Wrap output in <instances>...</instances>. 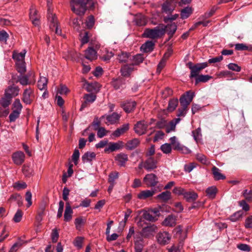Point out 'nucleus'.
<instances>
[{"label": "nucleus", "instance_id": "nucleus-49", "mask_svg": "<svg viewBox=\"0 0 252 252\" xmlns=\"http://www.w3.org/2000/svg\"><path fill=\"white\" fill-rule=\"evenodd\" d=\"M119 173L118 172H111L109 175L108 181L112 184V188H113L115 181L118 178Z\"/></svg>", "mask_w": 252, "mask_h": 252}, {"label": "nucleus", "instance_id": "nucleus-13", "mask_svg": "<svg viewBox=\"0 0 252 252\" xmlns=\"http://www.w3.org/2000/svg\"><path fill=\"white\" fill-rule=\"evenodd\" d=\"M20 89L18 86L11 85L5 90V94L12 98L19 94Z\"/></svg>", "mask_w": 252, "mask_h": 252}, {"label": "nucleus", "instance_id": "nucleus-11", "mask_svg": "<svg viewBox=\"0 0 252 252\" xmlns=\"http://www.w3.org/2000/svg\"><path fill=\"white\" fill-rule=\"evenodd\" d=\"M124 147V143L122 141H119L117 142H110L108 147L104 149L105 152H114L116 150L122 149Z\"/></svg>", "mask_w": 252, "mask_h": 252}, {"label": "nucleus", "instance_id": "nucleus-64", "mask_svg": "<svg viewBox=\"0 0 252 252\" xmlns=\"http://www.w3.org/2000/svg\"><path fill=\"white\" fill-rule=\"evenodd\" d=\"M79 156L80 153L79 150L77 149H75L72 156V161L74 162L75 165H77L78 163V160L79 158Z\"/></svg>", "mask_w": 252, "mask_h": 252}, {"label": "nucleus", "instance_id": "nucleus-53", "mask_svg": "<svg viewBox=\"0 0 252 252\" xmlns=\"http://www.w3.org/2000/svg\"><path fill=\"white\" fill-rule=\"evenodd\" d=\"M129 57V54L127 53L122 52L120 54L118 55V60L120 63L126 62Z\"/></svg>", "mask_w": 252, "mask_h": 252}, {"label": "nucleus", "instance_id": "nucleus-5", "mask_svg": "<svg viewBox=\"0 0 252 252\" xmlns=\"http://www.w3.org/2000/svg\"><path fill=\"white\" fill-rule=\"evenodd\" d=\"M148 124L144 121L138 122L134 126V130L136 133L139 135H142L146 133Z\"/></svg>", "mask_w": 252, "mask_h": 252}, {"label": "nucleus", "instance_id": "nucleus-36", "mask_svg": "<svg viewBox=\"0 0 252 252\" xmlns=\"http://www.w3.org/2000/svg\"><path fill=\"white\" fill-rule=\"evenodd\" d=\"M48 79L45 77H40L37 82L38 88L40 90H47Z\"/></svg>", "mask_w": 252, "mask_h": 252}, {"label": "nucleus", "instance_id": "nucleus-22", "mask_svg": "<svg viewBox=\"0 0 252 252\" xmlns=\"http://www.w3.org/2000/svg\"><path fill=\"white\" fill-rule=\"evenodd\" d=\"M73 211L70 204L68 202L66 203L65 209L64 214V220L65 221H69L72 219Z\"/></svg>", "mask_w": 252, "mask_h": 252}, {"label": "nucleus", "instance_id": "nucleus-55", "mask_svg": "<svg viewBox=\"0 0 252 252\" xmlns=\"http://www.w3.org/2000/svg\"><path fill=\"white\" fill-rule=\"evenodd\" d=\"M27 186L26 183L24 182H17L13 185V188L18 190L26 189Z\"/></svg>", "mask_w": 252, "mask_h": 252}, {"label": "nucleus", "instance_id": "nucleus-60", "mask_svg": "<svg viewBox=\"0 0 252 252\" xmlns=\"http://www.w3.org/2000/svg\"><path fill=\"white\" fill-rule=\"evenodd\" d=\"M23 172L26 176H30L33 173L32 169L28 166L24 165L23 167Z\"/></svg>", "mask_w": 252, "mask_h": 252}, {"label": "nucleus", "instance_id": "nucleus-43", "mask_svg": "<svg viewBox=\"0 0 252 252\" xmlns=\"http://www.w3.org/2000/svg\"><path fill=\"white\" fill-rule=\"evenodd\" d=\"M120 116L117 113H113L106 117V120L110 124L116 123L119 119Z\"/></svg>", "mask_w": 252, "mask_h": 252}, {"label": "nucleus", "instance_id": "nucleus-3", "mask_svg": "<svg viewBox=\"0 0 252 252\" xmlns=\"http://www.w3.org/2000/svg\"><path fill=\"white\" fill-rule=\"evenodd\" d=\"M158 230L157 226L155 224H150L142 228L140 232L137 233L141 235L143 238H149L153 237Z\"/></svg>", "mask_w": 252, "mask_h": 252}, {"label": "nucleus", "instance_id": "nucleus-51", "mask_svg": "<svg viewBox=\"0 0 252 252\" xmlns=\"http://www.w3.org/2000/svg\"><path fill=\"white\" fill-rule=\"evenodd\" d=\"M135 23L139 26H145L146 24V20L144 16H139L135 18Z\"/></svg>", "mask_w": 252, "mask_h": 252}, {"label": "nucleus", "instance_id": "nucleus-16", "mask_svg": "<svg viewBox=\"0 0 252 252\" xmlns=\"http://www.w3.org/2000/svg\"><path fill=\"white\" fill-rule=\"evenodd\" d=\"M157 161L153 158H148L144 163L143 167L147 171H151L157 167Z\"/></svg>", "mask_w": 252, "mask_h": 252}, {"label": "nucleus", "instance_id": "nucleus-10", "mask_svg": "<svg viewBox=\"0 0 252 252\" xmlns=\"http://www.w3.org/2000/svg\"><path fill=\"white\" fill-rule=\"evenodd\" d=\"M33 98V90L31 87L26 89L23 94L22 101L26 104H30Z\"/></svg>", "mask_w": 252, "mask_h": 252}, {"label": "nucleus", "instance_id": "nucleus-59", "mask_svg": "<svg viewBox=\"0 0 252 252\" xmlns=\"http://www.w3.org/2000/svg\"><path fill=\"white\" fill-rule=\"evenodd\" d=\"M227 67L229 69L236 72H240L241 70V66H239L237 64L234 63H230L227 65Z\"/></svg>", "mask_w": 252, "mask_h": 252}, {"label": "nucleus", "instance_id": "nucleus-63", "mask_svg": "<svg viewBox=\"0 0 252 252\" xmlns=\"http://www.w3.org/2000/svg\"><path fill=\"white\" fill-rule=\"evenodd\" d=\"M32 194L30 191H27L25 194V200L27 201V207H30L32 205Z\"/></svg>", "mask_w": 252, "mask_h": 252}, {"label": "nucleus", "instance_id": "nucleus-52", "mask_svg": "<svg viewBox=\"0 0 252 252\" xmlns=\"http://www.w3.org/2000/svg\"><path fill=\"white\" fill-rule=\"evenodd\" d=\"M160 149L163 153L166 154L170 153L172 151L171 145L168 143H165L162 145L160 146Z\"/></svg>", "mask_w": 252, "mask_h": 252}, {"label": "nucleus", "instance_id": "nucleus-1", "mask_svg": "<svg viewBox=\"0 0 252 252\" xmlns=\"http://www.w3.org/2000/svg\"><path fill=\"white\" fill-rule=\"evenodd\" d=\"M71 10L76 14L83 15L87 7L93 8L94 6L93 0H71L70 1Z\"/></svg>", "mask_w": 252, "mask_h": 252}, {"label": "nucleus", "instance_id": "nucleus-19", "mask_svg": "<svg viewBox=\"0 0 252 252\" xmlns=\"http://www.w3.org/2000/svg\"><path fill=\"white\" fill-rule=\"evenodd\" d=\"M155 193L154 190H144L140 192L137 194V198L141 200H145L152 197Z\"/></svg>", "mask_w": 252, "mask_h": 252}, {"label": "nucleus", "instance_id": "nucleus-61", "mask_svg": "<svg viewBox=\"0 0 252 252\" xmlns=\"http://www.w3.org/2000/svg\"><path fill=\"white\" fill-rule=\"evenodd\" d=\"M23 216V212L21 210H18L15 213L13 220L15 222H19L21 220Z\"/></svg>", "mask_w": 252, "mask_h": 252}, {"label": "nucleus", "instance_id": "nucleus-31", "mask_svg": "<svg viewBox=\"0 0 252 252\" xmlns=\"http://www.w3.org/2000/svg\"><path fill=\"white\" fill-rule=\"evenodd\" d=\"M100 124V121L98 120L97 118H94L92 126H90L88 128L85 129L82 132V135L83 136H86L88 134V132L89 131L91 128V126H93L94 130H97L99 128V126Z\"/></svg>", "mask_w": 252, "mask_h": 252}, {"label": "nucleus", "instance_id": "nucleus-25", "mask_svg": "<svg viewBox=\"0 0 252 252\" xmlns=\"http://www.w3.org/2000/svg\"><path fill=\"white\" fill-rule=\"evenodd\" d=\"M48 19L50 22V29H53V27L58 25L57 17L55 14L51 12L50 9H48Z\"/></svg>", "mask_w": 252, "mask_h": 252}, {"label": "nucleus", "instance_id": "nucleus-30", "mask_svg": "<svg viewBox=\"0 0 252 252\" xmlns=\"http://www.w3.org/2000/svg\"><path fill=\"white\" fill-rule=\"evenodd\" d=\"M212 173L214 178L215 180H223L225 179V176L222 174L220 170L216 166H213L212 169Z\"/></svg>", "mask_w": 252, "mask_h": 252}, {"label": "nucleus", "instance_id": "nucleus-56", "mask_svg": "<svg viewBox=\"0 0 252 252\" xmlns=\"http://www.w3.org/2000/svg\"><path fill=\"white\" fill-rule=\"evenodd\" d=\"M69 92V90L67 87L63 85H61L57 90V94H60L61 95L66 94Z\"/></svg>", "mask_w": 252, "mask_h": 252}, {"label": "nucleus", "instance_id": "nucleus-14", "mask_svg": "<svg viewBox=\"0 0 252 252\" xmlns=\"http://www.w3.org/2000/svg\"><path fill=\"white\" fill-rule=\"evenodd\" d=\"M25 156L21 151L14 153L12 155V159L15 164L17 165L22 164L25 160Z\"/></svg>", "mask_w": 252, "mask_h": 252}, {"label": "nucleus", "instance_id": "nucleus-17", "mask_svg": "<svg viewBox=\"0 0 252 252\" xmlns=\"http://www.w3.org/2000/svg\"><path fill=\"white\" fill-rule=\"evenodd\" d=\"M140 141L138 138H133L128 140L125 145V147L127 150H133L136 148L140 144Z\"/></svg>", "mask_w": 252, "mask_h": 252}, {"label": "nucleus", "instance_id": "nucleus-15", "mask_svg": "<svg viewBox=\"0 0 252 252\" xmlns=\"http://www.w3.org/2000/svg\"><path fill=\"white\" fill-rule=\"evenodd\" d=\"M161 28L165 29V32H166L169 35V39L168 40H169L176 32L177 29V26L175 23H173L171 24H167L165 26L162 25V27Z\"/></svg>", "mask_w": 252, "mask_h": 252}, {"label": "nucleus", "instance_id": "nucleus-2", "mask_svg": "<svg viewBox=\"0 0 252 252\" xmlns=\"http://www.w3.org/2000/svg\"><path fill=\"white\" fill-rule=\"evenodd\" d=\"M165 33V29H161L159 26H157L153 29H146L142 34V36L151 39H157Z\"/></svg>", "mask_w": 252, "mask_h": 252}, {"label": "nucleus", "instance_id": "nucleus-42", "mask_svg": "<svg viewBox=\"0 0 252 252\" xmlns=\"http://www.w3.org/2000/svg\"><path fill=\"white\" fill-rule=\"evenodd\" d=\"M217 192V189L214 186L207 189L206 192L207 196L210 198H214Z\"/></svg>", "mask_w": 252, "mask_h": 252}, {"label": "nucleus", "instance_id": "nucleus-12", "mask_svg": "<svg viewBox=\"0 0 252 252\" xmlns=\"http://www.w3.org/2000/svg\"><path fill=\"white\" fill-rule=\"evenodd\" d=\"M176 2L175 0H167L162 5L163 11L171 13L174 10Z\"/></svg>", "mask_w": 252, "mask_h": 252}, {"label": "nucleus", "instance_id": "nucleus-57", "mask_svg": "<svg viewBox=\"0 0 252 252\" xmlns=\"http://www.w3.org/2000/svg\"><path fill=\"white\" fill-rule=\"evenodd\" d=\"M23 241L20 240L18 242L15 243L10 248L9 252H16L17 250L20 248L23 245Z\"/></svg>", "mask_w": 252, "mask_h": 252}, {"label": "nucleus", "instance_id": "nucleus-50", "mask_svg": "<svg viewBox=\"0 0 252 252\" xmlns=\"http://www.w3.org/2000/svg\"><path fill=\"white\" fill-rule=\"evenodd\" d=\"M133 63L132 65H138L143 61V57L141 54H137L132 57Z\"/></svg>", "mask_w": 252, "mask_h": 252}, {"label": "nucleus", "instance_id": "nucleus-23", "mask_svg": "<svg viewBox=\"0 0 252 252\" xmlns=\"http://www.w3.org/2000/svg\"><path fill=\"white\" fill-rule=\"evenodd\" d=\"M155 42L152 41H147L141 46V50L145 53L152 52L154 48Z\"/></svg>", "mask_w": 252, "mask_h": 252}, {"label": "nucleus", "instance_id": "nucleus-24", "mask_svg": "<svg viewBox=\"0 0 252 252\" xmlns=\"http://www.w3.org/2000/svg\"><path fill=\"white\" fill-rule=\"evenodd\" d=\"M128 129L129 125L128 124H126L115 130L112 133V135L115 137H119L121 135L126 132Z\"/></svg>", "mask_w": 252, "mask_h": 252}, {"label": "nucleus", "instance_id": "nucleus-44", "mask_svg": "<svg viewBox=\"0 0 252 252\" xmlns=\"http://www.w3.org/2000/svg\"><path fill=\"white\" fill-rule=\"evenodd\" d=\"M212 78V76L208 75H200L196 77L195 85L199 82H206Z\"/></svg>", "mask_w": 252, "mask_h": 252}, {"label": "nucleus", "instance_id": "nucleus-6", "mask_svg": "<svg viewBox=\"0 0 252 252\" xmlns=\"http://www.w3.org/2000/svg\"><path fill=\"white\" fill-rule=\"evenodd\" d=\"M156 238L159 244L164 246L169 243L171 236L167 232H160L157 234Z\"/></svg>", "mask_w": 252, "mask_h": 252}, {"label": "nucleus", "instance_id": "nucleus-40", "mask_svg": "<svg viewBox=\"0 0 252 252\" xmlns=\"http://www.w3.org/2000/svg\"><path fill=\"white\" fill-rule=\"evenodd\" d=\"M178 100L177 98L171 99L168 102L167 110L169 112H172L175 110L178 105Z\"/></svg>", "mask_w": 252, "mask_h": 252}, {"label": "nucleus", "instance_id": "nucleus-4", "mask_svg": "<svg viewBox=\"0 0 252 252\" xmlns=\"http://www.w3.org/2000/svg\"><path fill=\"white\" fill-rule=\"evenodd\" d=\"M194 96L193 92L189 91L183 94L180 98V102L181 106L188 107V106L192 101Z\"/></svg>", "mask_w": 252, "mask_h": 252}, {"label": "nucleus", "instance_id": "nucleus-9", "mask_svg": "<svg viewBox=\"0 0 252 252\" xmlns=\"http://www.w3.org/2000/svg\"><path fill=\"white\" fill-rule=\"evenodd\" d=\"M143 181L148 187H155L158 183V178L153 173L148 174L144 178Z\"/></svg>", "mask_w": 252, "mask_h": 252}, {"label": "nucleus", "instance_id": "nucleus-27", "mask_svg": "<svg viewBox=\"0 0 252 252\" xmlns=\"http://www.w3.org/2000/svg\"><path fill=\"white\" fill-rule=\"evenodd\" d=\"M134 70L133 65H125L121 69L122 75L124 77H128Z\"/></svg>", "mask_w": 252, "mask_h": 252}, {"label": "nucleus", "instance_id": "nucleus-32", "mask_svg": "<svg viewBox=\"0 0 252 252\" xmlns=\"http://www.w3.org/2000/svg\"><path fill=\"white\" fill-rule=\"evenodd\" d=\"M26 51L24 50L21 53L14 52L12 55V58L16 61V63L24 62Z\"/></svg>", "mask_w": 252, "mask_h": 252}, {"label": "nucleus", "instance_id": "nucleus-33", "mask_svg": "<svg viewBox=\"0 0 252 252\" xmlns=\"http://www.w3.org/2000/svg\"><path fill=\"white\" fill-rule=\"evenodd\" d=\"M96 154L94 152H87L82 157L83 162H89L92 161L95 158Z\"/></svg>", "mask_w": 252, "mask_h": 252}, {"label": "nucleus", "instance_id": "nucleus-47", "mask_svg": "<svg viewBox=\"0 0 252 252\" xmlns=\"http://www.w3.org/2000/svg\"><path fill=\"white\" fill-rule=\"evenodd\" d=\"M99 84L97 83H87L86 88L89 92H93L97 91Z\"/></svg>", "mask_w": 252, "mask_h": 252}, {"label": "nucleus", "instance_id": "nucleus-20", "mask_svg": "<svg viewBox=\"0 0 252 252\" xmlns=\"http://www.w3.org/2000/svg\"><path fill=\"white\" fill-rule=\"evenodd\" d=\"M30 18L34 25H39V16L37 15V10L33 7H32L30 9Z\"/></svg>", "mask_w": 252, "mask_h": 252}, {"label": "nucleus", "instance_id": "nucleus-7", "mask_svg": "<svg viewBox=\"0 0 252 252\" xmlns=\"http://www.w3.org/2000/svg\"><path fill=\"white\" fill-rule=\"evenodd\" d=\"M134 243L135 252H142L145 243L141 235H134Z\"/></svg>", "mask_w": 252, "mask_h": 252}, {"label": "nucleus", "instance_id": "nucleus-41", "mask_svg": "<svg viewBox=\"0 0 252 252\" xmlns=\"http://www.w3.org/2000/svg\"><path fill=\"white\" fill-rule=\"evenodd\" d=\"M142 217L145 220L151 222H155L158 220V218H156L149 210L144 212Z\"/></svg>", "mask_w": 252, "mask_h": 252}, {"label": "nucleus", "instance_id": "nucleus-18", "mask_svg": "<svg viewBox=\"0 0 252 252\" xmlns=\"http://www.w3.org/2000/svg\"><path fill=\"white\" fill-rule=\"evenodd\" d=\"M32 74H33L32 72H30L26 75H20L18 76V80L16 82H19L20 84L23 86L30 85L31 84V81L29 80V77Z\"/></svg>", "mask_w": 252, "mask_h": 252}, {"label": "nucleus", "instance_id": "nucleus-58", "mask_svg": "<svg viewBox=\"0 0 252 252\" xmlns=\"http://www.w3.org/2000/svg\"><path fill=\"white\" fill-rule=\"evenodd\" d=\"M20 113L19 111L13 110L9 116L10 122H14L19 117Z\"/></svg>", "mask_w": 252, "mask_h": 252}, {"label": "nucleus", "instance_id": "nucleus-48", "mask_svg": "<svg viewBox=\"0 0 252 252\" xmlns=\"http://www.w3.org/2000/svg\"><path fill=\"white\" fill-rule=\"evenodd\" d=\"M182 245L174 244L170 248L167 249L168 252H182Z\"/></svg>", "mask_w": 252, "mask_h": 252}, {"label": "nucleus", "instance_id": "nucleus-38", "mask_svg": "<svg viewBox=\"0 0 252 252\" xmlns=\"http://www.w3.org/2000/svg\"><path fill=\"white\" fill-rule=\"evenodd\" d=\"M170 55L171 53L169 52L166 53L164 54L163 58L158 64L157 67L158 72L160 73L162 69L164 67V66L165 65L166 61V60H167V59L169 58Z\"/></svg>", "mask_w": 252, "mask_h": 252}, {"label": "nucleus", "instance_id": "nucleus-45", "mask_svg": "<svg viewBox=\"0 0 252 252\" xmlns=\"http://www.w3.org/2000/svg\"><path fill=\"white\" fill-rule=\"evenodd\" d=\"M86 219H83L82 217H80L75 219L74 223L76 228L77 230H80L82 226L84 224Z\"/></svg>", "mask_w": 252, "mask_h": 252}, {"label": "nucleus", "instance_id": "nucleus-46", "mask_svg": "<svg viewBox=\"0 0 252 252\" xmlns=\"http://www.w3.org/2000/svg\"><path fill=\"white\" fill-rule=\"evenodd\" d=\"M12 98L4 94V96L0 100V104L4 108L7 107L10 103Z\"/></svg>", "mask_w": 252, "mask_h": 252}, {"label": "nucleus", "instance_id": "nucleus-54", "mask_svg": "<svg viewBox=\"0 0 252 252\" xmlns=\"http://www.w3.org/2000/svg\"><path fill=\"white\" fill-rule=\"evenodd\" d=\"M17 71L22 74L26 72V65L25 62L16 63Z\"/></svg>", "mask_w": 252, "mask_h": 252}, {"label": "nucleus", "instance_id": "nucleus-39", "mask_svg": "<svg viewBox=\"0 0 252 252\" xmlns=\"http://www.w3.org/2000/svg\"><path fill=\"white\" fill-rule=\"evenodd\" d=\"M192 13V9L190 7L187 6L181 11V17L182 19H187Z\"/></svg>", "mask_w": 252, "mask_h": 252}, {"label": "nucleus", "instance_id": "nucleus-34", "mask_svg": "<svg viewBox=\"0 0 252 252\" xmlns=\"http://www.w3.org/2000/svg\"><path fill=\"white\" fill-rule=\"evenodd\" d=\"M198 197L197 194L194 191H187L186 190L184 198L188 202H193Z\"/></svg>", "mask_w": 252, "mask_h": 252}, {"label": "nucleus", "instance_id": "nucleus-8", "mask_svg": "<svg viewBox=\"0 0 252 252\" xmlns=\"http://www.w3.org/2000/svg\"><path fill=\"white\" fill-rule=\"evenodd\" d=\"M208 65V63H198L194 64L193 67H191V71L189 77L190 78L196 77L198 76L200 71L204 68L207 67Z\"/></svg>", "mask_w": 252, "mask_h": 252}, {"label": "nucleus", "instance_id": "nucleus-28", "mask_svg": "<svg viewBox=\"0 0 252 252\" xmlns=\"http://www.w3.org/2000/svg\"><path fill=\"white\" fill-rule=\"evenodd\" d=\"M85 56L86 59L92 61L97 58L96 52L92 47H89L85 51Z\"/></svg>", "mask_w": 252, "mask_h": 252}, {"label": "nucleus", "instance_id": "nucleus-62", "mask_svg": "<svg viewBox=\"0 0 252 252\" xmlns=\"http://www.w3.org/2000/svg\"><path fill=\"white\" fill-rule=\"evenodd\" d=\"M186 189L181 187H175L173 190V192L178 195H183L184 196Z\"/></svg>", "mask_w": 252, "mask_h": 252}, {"label": "nucleus", "instance_id": "nucleus-26", "mask_svg": "<svg viewBox=\"0 0 252 252\" xmlns=\"http://www.w3.org/2000/svg\"><path fill=\"white\" fill-rule=\"evenodd\" d=\"M176 219L173 215H169L162 222V224L166 226L173 227L176 225Z\"/></svg>", "mask_w": 252, "mask_h": 252}, {"label": "nucleus", "instance_id": "nucleus-35", "mask_svg": "<svg viewBox=\"0 0 252 252\" xmlns=\"http://www.w3.org/2000/svg\"><path fill=\"white\" fill-rule=\"evenodd\" d=\"M171 193L169 191H163L158 195L156 199L166 202L171 198Z\"/></svg>", "mask_w": 252, "mask_h": 252}, {"label": "nucleus", "instance_id": "nucleus-29", "mask_svg": "<svg viewBox=\"0 0 252 252\" xmlns=\"http://www.w3.org/2000/svg\"><path fill=\"white\" fill-rule=\"evenodd\" d=\"M115 160L118 161L119 165L123 166L128 160V157L126 154L120 153L115 157Z\"/></svg>", "mask_w": 252, "mask_h": 252}, {"label": "nucleus", "instance_id": "nucleus-21", "mask_svg": "<svg viewBox=\"0 0 252 252\" xmlns=\"http://www.w3.org/2000/svg\"><path fill=\"white\" fill-rule=\"evenodd\" d=\"M180 121L181 119L177 118L171 121L168 125L167 124L166 126V132L169 133L171 131H175L176 125L178 124Z\"/></svg>", "mask_w": 252, "mask_h": 252}, {"label": "nucleus", "instance_id": "nucleus-37", "mask_svg": "<svg viewBox=\"0 0 252 252\" xmlns=\"http://www.w3.org/2000/svg\"><path fill=\"white\" fill-rule=\"evenodd\" d=\"M136 106V102L134 101H128L123 104L124 110L127 113L132 111Z\"/></svg>", "mask_w": 252, "mask_h": 252}]
</instances>
